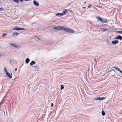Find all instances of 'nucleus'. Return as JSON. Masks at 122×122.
I'll return each instance as SVG.
<instances>
[{"label": "nucleus", "mask_w": 122, "mask_h": 122, "mask_svg": "<svg viewBox=\"0 0 122 122\" xmlns=\"http://www.w3.org/2000/svg\"><path fill=\"white\" fill-rule=\"evenodd\" d=\"M53 29L56 30H61L63 31L68 33H73V31L72 30L69 29L66 27H64L63 26H58L55 27L53 28Z\"/></svg>", "instance_id": "f257e3e1"}, {"label": "nucleus", "mask_w": 122, "mask_h": 122, "mask_svg": "<svg viewBox=\"0 0 122 122\" xmlns=\"http://www.w3.org/2000/svg\"><path fill=\"white\" fill-rule=\"evenodd\" d=\"M106 98L105 97H98L97 98H95V100H99V101H101L105 99Z\"/></svg>", "instance_id": "f03ea898"}, {"label": "nucleus", "mask_w": 122, "mask_h": 122, "mask_svg": "<svg viewBox=\"0 0 122 122\" xmlns=\"http://www.w3.org/2000/svg\"><path fill=\"white\" fill-rule=\"evenodd\" d=\"M25 29L24 28H20L19 27H15L14 28H13L12 29L13 30H25Z\"/></svg>", "instance_id": "7ed1b4c3"}, {"label": "nucleus", "mask_w": 122, "mask_h": 122, "mask_svg": "<svg viewBox=\"0 0 122 122\" xmlns=\"http://www.w3.org/2000/svg\"><path fill=\"white\" fill-rule=\"evenodd\" d=\"M115 39H119L120 40H122V36L120 35H119L118 36H116L115 37Z\"/></svg>", "instance_id": "20e7f679"}, {"label": "nucleus", "mask_w": 122, "mask_h": 122, "mask_svg": "<svg viewBox=\"0 0 122 122\" xmlns=\"http://www.w3.org/2000/svg\"><path fill=\"white\" fill-rule=\"evenodd\" d=\"M96 19L99 21L101 22L102 18L99 16H97L96 17Z\"/></svg>", "instance_id": "39448f33"}, {"label": "nucleus", "mask_w": 122, "mask_h": 122, "mask_svg": "<svg viewBox=\"0 0 122 122\" xmlns=\"http://www.w3.org/2000/svg\"><path fill=\"white\" fill-rule=\"evenodd\" d=\"M118 42V40H115V41H112V43L114 44H117Z\"/></svg>", "instance_id": "423d86ee"}, {"label": "nucleus", "mask_w": 122, "mask_h": 122, "mask_svg": "<svg viewBox=\"0 0 122 122\" xmlns=\"http://www.w3.org/2000/svg\"><path fill=\"white\" fill-rule=\"evenodd\" d=\"M108 20L106 19H102L101 22L103 23H107V22Z\"/></svg>", "instance_id": "0eeeda50"}, {"label": "nucleus", "mask_w": 122, "mask_h": 122, "mask_svg": "<svg viewBox=\"0 0 122 122\" xmlns=\"http://www.w3.org/2000/svg\"><path fill=\"white\" fill-rule=\"evenodd\" d=\"M10 45H11L13 47H15V48H18L19 46L16 45L15 44L13 43H10Z\"/></svg>", "instance_id": "6e6552de"}, {"label": "nucleus", "mask_w": 122, "mask_h": 122, "mask_svg": "<svg viewBox=\"0 0 122 122\" xmlns=\"http://www.w3.org/2000/svg\"><path fill=\"white\" fill-rule=\"evenodd\" d=\"M19 34V33L16 32H14L13 34V37H16Z\"/></svg>", "instance_id": "1a4fd4ad"}, {"label": "nucleus", "mask_w": 122, "mask_h": 122, "mask_svg": "<svg viewBox=\"0 0 122 122\" xmlns=\"http://www.w3.org/2000/svg\"><path fill=\"white\" fill-rule=\"evenodd\" d=\"M56 15L59 17L63 16V14L61 13H57L56 14Z\"/></svg>", "instance_id": "9d476101"}, {"label": "nucleus", "mask_w": 122, "mask_h": 122, "mask_svg": "<svg viewBox=\"0 0 122 122\" xmlns=\"http://www.w3.org/2000/svg\"><path fill=\"white\" fill-rule=\"evenodd\" d=\"M33 3L36 6H38L39 5V3L36 2L35 0H34L33 1Z\"/></svg>", "instance_id": "9b49d317"}, {"label": "nucleus", "mask_w": 122, "mask_h": 122, "mask_svg": "<svg viewBox=\"0 0 122 122\" xmlns=\"http://www.w3.org/2000/svg\"><path fill=\"white\" fill-rule=\"evenodd\" d=\"M6 74V75L8 77H9L10 78H12V76L11 75H10V73H9L8 72Z\"/></svg>", "instance_id": "f8f14e48"}, {"label": "nucleus", "mask_w": 122, "mask_h": 122, "mask_svg": "<svg viewBox=\"0 0 122 122\" xmlns=\"http://www.w3.org/2000/svg\"><path fill=\"white\" fill-rule=\"evenodd\" d=\"M67 11L66 10H64L63 12L62 13V14H63V16L64 15L66 14Z\"/></svg>", "instance_id": "ddd939ff"}, {"label": "nucleus", "mask_w": 122, "mask_h": 122, "mask_svg": "<svg viewBox=\"0 0 122 122\" xmlns=\"http://www.w3.org/2000/svg\"><path fill=\"white\" fill-rule=\"evenodd\" d=\"M36 62L34 61H32L30 64V66L33 65L36 63Z\"/></svg>", "instance_id": "4468645a"}, {"label": "nucleus", "mask_w": 122, "mask_h": 122, "mask_svg": "<svg viewBox=\"0 0 122 122\" xmlns=\"http://www.w3.org/2000/svg\"><path fill=\"white\" fill-rule=\"evenodd\" d=\"M114 68L116 69L117 71H119V72L121 71V70H120L116 66H115L114 67Z\"/></svg>", "instance_id": "2eb2a0df"}, {"label": "nucleus", "mask_w": 122, "mask_h": 122, "mask_svg": "<svg viewBox=\"0 0 122 122\" xmlns=\"http://www.w3.org/2000/svg\"><path fill=\"white\" fill-rule=\"evenodd\" d=\"M30 60L29 58H28L26 59L25 60V62L27 64L30 61Z\"/></svg>", "instance_id": "dca6fc26"}, {"label": "nucleus", "mask_w": 122, "mask_h": 122, "mask_svg": "<svg viewBox=\"0 0 122 122\" xmlns=\"http://www.w3.org/2000/svg\"><path fill=\"white\" fill-rule=\"evenodd\" d=\"M102 114L103 116H104L105 115V113L103 110L102 111Z\"/></svg>", "instance_id": "f3484780"}, {"label": "nucleus", "mask_w": 122, "mask_h": 122, "mask_svg": "<svg viewBox=\"0 0 122 122\" xmlns=\"http://www.w3.org/2000/svg\"><path fill=\"white\" fill-rule=\"evenodd\" d=\"M117 32L118 33L122 34V30L117 31Z\"/></svg>", "instance_id": "a211bd4d"}, {"label": "nucleus", "mask_w": 122, "mask_h": 122, "mask_svg": "<svg viewBox=\"0 0 122 122\" xmlns=\"http://www.w3.org/2000/svg\"><path fill=\"white\" fill-rule=\"evenodd\" d=\"M4 71L6 73L8 72L6 68H5L4 69Z\"/></svg>", "instance_id": "6ab92c4d"}, {"label": "nucleus", "mask_w": 122, "mask_h": 122, "mask_svg": "<svg viewBox=\"0 0 122 122\" xmlns=\"http://www.w3.org/2000/svg\"><path fill=\"white\" fill-rule=\"evenodd\" d=\"M64 88V87L62 85H61V90L63 89Z\"/></svg>", "instance_id": "aec40b11"}, {"label": "nucleus", "mask_w": 122, "mask_h": 122, "mask_svg": "<svg viewBox=\"0 0 122 122\" xmlns=\"http://www.w3.org/2000/svg\"><path fill=\"white\" fill-rule=\"evenodd\" d=\"M35 37L37 39L39 40H40V39L38 37H37L36 36H35Z\"/></svg>", "instance_id": "412c9836"}, {"label": "nucleus", "mask_w": 122, "mask_h": 122, "mask_svg": "<svg viewBox=\"0 0 122 122\" xmlns=\"http://www.w3.org/2000/svg\"><path fill=\"white\" fill-rule=\"evenodd\" d=\"M10 63L11 64H12L13 63V61H10Z\"/></svg>", "instance_id": "4be33fe9"}, {"label": "nucleus", "mask_w": 122, "mask_h": 122, "mask_svg": "<svg viewBox=\"0 0 122 122\" xmlns=\"http://www.w3.org/2000/svg\"><path fill=\"white\" fill-rule=\"evenodd\" d=\"M107 29L106 28H104L103 29V31H106L107 30Z\"/></svg>", "instance_id": "5701e85b"}, {"label": "nucleus", "mask_w": 122, "mask_h": 122, "mask_svg": "<svg viewBox=\"0 0 122 122\" xmlns=\"http://www.w3.org/2000/svg\"><path fill=\"white\" fill-rule=\"evenodd\" d=\"M34 67H35L36 69H38L39 68V67L38 66H36L35 67L34 66Z\"/></svg>", "instance_id": "b1692460"}, {"label": "nucleus", "mask_w": 122, "mask_h": 122, "mask_svg": "<svg viewBox=\"0 0 122 122\" xmlns=\"http://www.w3.org/2000/svg\"><path fill=\"white\" fill-rule=\"evenodd\" d=\"M3 9L2 8H0V11H1L2 10H3Z\"/></svg>", "instance_id": "393cba45"}, {"label": "nucleus", "mask_w": 122, "mask_h": 122, "mask_svg": "<svg viewBox=\"0 0 122 122\" xmlns=\"http://www.w3.org/2000/svg\"><path fill=\"white\" fill-rule=\"evenodd\" d=\"M91 6H92L91 5H88V8H90V7Z\"/></svg>", "instance_id": "a878e982"}, {"label": "nucleus", "mask_w": 122, "mask_h": 122, "mask_svg": "<svg viewBox=\"0 0 122 122\" xmlns=\"http://www.w3.org/2000/svg\"><path fill=\"white\" fill-rule=\"evenodd\" d=\"M51 106L52 107H53V103H52L51 104Z\"/></svg>", "instance_id": "bb28decb"}, {"label": "nucleus", "mask_w": 122, "mask_h": 122, "mask_svg": "<svg viewBox=\"0 0 122 122\" xmlns=\"http://www.w3.org/2000/svg\"><path fill=\"white\" fill-rule=\"evenodd\" d=\"M30 0H25V1H29Z\"/></svg>", "instance_id": "cd10ccee"}, {"label": "nucleus", "mask_w": 122, "mask_h": 122, "mask_svg": "<svg viewBox=\"0 0 122 122\" xmlns=\"http://www.w3.org/2000/svg\"><path fill=\"white\" fill-rule=\"evenodd\" d=\"M15 71H16L17 70V68H15Z\"/></svg>", "instance_id": "c85d7f7f"}, {"label": "nucleus", "mask_w": 122, "mask_h": 122, "mask_svg": "<svg viewBox=\"0 0 122 122\" xmlns=\"http://www.w3.org/2000/svg\"><path fill=\"white\" fill-rule=\"evenodd\" d=\"M86 8V7H83V8L84 9H85V8Z\"/></svg>", "instance_id": "c756f323"}, {"label": "nucleus", "mask_w": 122, "mask_h": 122, "mask_svg": "<svg viewBox=\"0 0 122 122\" xmlns=\"http://www.w3.org/2000/svg\"><path fill=\"white\" fill-rule=\"evenodd\" d=\"M86 2H84V3H86Z\"/></svg>", "instance_id": "7c9ffc66"}]
</instances>
